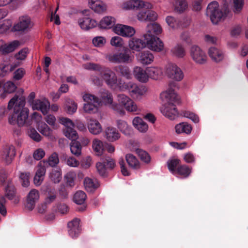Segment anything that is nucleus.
Returning a JSON list of instances; mask_svg holds the SVG:
<instances>
[{
	"mask_svg": "<svg viewBox=\"0 0 248 248\" xmlns=\"http://www.w3.org/2000/svg\"><path fill=\"white\" fill-rule=\"evenodd\" d=\"M83 67L88 70L97 71L100 72L99 77L93 75L91 80L96 85H101L104 81L107 85L113 90L119 89L122 81L118 79L116 74L108 68H102L101 65L97 63L89 62L83 65Z\"/></svg>",
	"mask_w": 248,
	"mask_h": 248,
	"instance_id": "nucleus-1",
	"label": "nucleus"
},
{
	"mask_svg": "<svg viewBox=\"0 0 248 248\" xmlns=\"http://www.w3.org/2000/svg\"><path fill=\"white\" fill-rule=\"evenodd\" d=\"M25 97L23 95L16 94L9 102L8 109L13 108V114L9 117L8 122L11 124L17 123L19 126L30 125L27 122L29 110L25 107Z\"/></svg>",
	"mask_w": 248,
	"mask_h": 248,
	"instance_id": "nucleus-2",
	"label": "nucleus"
},
{
	"mask_svg": "<svg viewBox=\"0 0 248 248\" xmlns=\"http://www.w3.org/2000/svg\"><path fill=\"white\" fill-rule=\"evenodd\" d=\"M160 98L164 103L160 108V112L168 119L174 120L178 116L175 104L179 103V96L173 89H169L162 92L160 94Z\"/></svg>",
	"mask_w": 248,
	"mask_h": 248,
	"instance_id": "nucleus-3",
	"label": "nucleus"
},
{
	"mask_svg": "<svg viewBox=\"0 0 248 248\" xmlns=\"http://www.w3.org/2000/svg\"><path fill=\"white\" fill-rule=\"evenodd\" d=\"M116 101L117 102L112 105V109L120 114L125 113L124 109L130 112L140 110L136 103L125 94H118L117 95Z\"/></svg>",
	"mask_w": 248,
	"mask_h": 248,
	"instance_id": "nucleus-4",
	"label": "nucleus"
},
{
	"mask_svg": "<svg viewBox=\"0 0 248 248\" xmlns=\"http://www.w3.org/2000/svg\"><path fill=\"white\" fill-rule=\"evenodd\" d=\"M227 14V9H220L216 1L210 3L206 9V15L209 16L213 24H217L224 20Z\"/></svg>",
	"mask_w": 248,
	"mask_h": 248,
	"instance_id": "nucleus-5",
	"label": "nucleus"
},
{
	"mask_svg": "<svg viewBox=\"0 0 248 248\" xmlns=\"http://www.w3.org/2000/svg\"><path fill=\"white\" fill-rule=\"evenodd\" d=\"M82 97L85 102L83 109L85 113L91 114L98 112L101 102L97 96L84 93H82Z\"/></svg>",
	"mask_w": 248,
	"mask_h": 248,
	"instance_id": "nucleus-6",
	"label": "nucleus"
},
{
	"mask_svg": "<svg viewBox=\"0 0 248 248\" xmlns=\"http://www.w3.org/2000/svg\"><path fill=\"white\" fill-rule=\"evenodd\" d=\"M119 90L122 92L127 91L131 96L135 97L137 98L143 96L147 92V89L145 86L138 85L137 83L131 81L122 82L119 86Z\"/></svg>",
	"mask_w": 248,
	"mask_h": 248,
	"instance_id": "nucleus-7",
	"label": "nucleus"
},
{
	"mask_svg": "<svg viewBox=\"0 0 248 248\" xmlns=\"http://www.w3.org/2000/svg\"><path fill=\"white\" fill-rule=\"evenodd\" d=\"M8 172L3 168L0 169V184L3 186L5 195L10 200L13 199L15 194V187L12 181L8 178Z\"/></svg>",
	"mask_w": 248,
	"mask_h": 248,
	"instance_id": "nucleus-8",
	"label": "nucleus"
},
{
	"mask_svg": "<svg viewBox=\"0 0 248 248\" xmlns=\"http://www.w3.org/2000/svg\"><path fill=\"white\" fill-rule=\"evenodd\" d=\"M147 3L150 5L149 7L144 6L136 10L137 18L140 21H155L157 18V13L152 10V5L148 2Z\"/></svg>",
	"mask_w": 248,
	"mask_h": 248,
	"instance_id": "nucleus-9",
	"label": "nucleus"
},
{
	"mask_svg": "<svg viewBox=\"0 0 248 248\" xmlns=\"http://www.w3.org/2000/svg\"><path fill=\"white\" fill-rule=\"evenodd\" d=\"M165 70L168 78L172 80L180 81L184 78V75L183 71L175 63H169L166 65Z\"/></svg>",
	"mask_w": 248,
	"mask_h": 248,
	"instance_id": "nucleus-10",
	"label": "nucleus"
},
{
	"mask_svg": "<svg viewBox=\"0 0 248 248\" xmlns=\"http://www.w3.org/2000/svg\"><path fill=\"white\" fill-rule=\"evenodd\" d=\"M33 25L29 16H21L19 17L18 22L11 28V31H29L32 28Z\"/></svg>",
	"mask_w": 248,
	"mask_h": 248,
	"instance_id": "nucleus-11",
	"label": "nucleus"
},
{
	"mask_svg": "<svg viewBox=\"0 0 248 248\" xmlns=\"http://www.w3.org/2000/svg\"><path fill=\"white\" fill-rule=\"evenodd\" d=\"M59 120L60 123L65 127L63 130L65 136L72 140H77L78 135L77 131L74 129L75 124L73 121L68 118L62 117H60Z\"/></svg>",
	"mask_w": 248,
	"mask_h": 248,
	"instance_id": "nucleus-12",
	"label": "nucleus"
},
{
	"mask_svg": "<svg viewBox=\"0 0 248 248\" xmlns=\"http://www.w3.org/2000/svg\"><path fill=\"white\" fill-rule=\"evenodd\" d=\"M190 56L193 62L198 65H203L207 62V56L205 52L199 46H192L189 50Z\"/></svg>",
	"mask_w": 248,
	"mask_h": 248,
	"instance_id": "nucleus-13",
	"label": "nucleus"
},
{
	"mask_svg": "<svg viewBox=\"0 0 248 248\" xmlns=\"http://www.w3.org/2000/svg\"><path fill=\"white\" fill-rule=\"evenodd\" d=\"M143 37L146 41V45L150 49L156 52L163 50L164 45L159 38L147 34H144Z\"/></svg>",
	"mask_w": 248,
	"mask_h": 248,
	"instance_id": "nucleus-14",
	"label": "nucleus"
},
{
	"mask_svg": "<svg viewBox=\"0 0 248 248\" xmlns=\"http://www.w3.org/2000/svg\"><path fill=\"white\" fill-rule=\"evenodd\" d=\"M31 107L33 110L40 111L45 115L49 111L50 103L46 98L42 97L39 99H35V101L31 106Z\"/></svg>",
	"mask_w": 248,
	"mask_h": 248,
	"instance_id": "nucleus-15",
	"label": "nucleus"
},
{
	"mask_svg": "<svg viewBox=\"0 0 248 248\" xmlns=\"http://www.w3.org/2000/svg\"><path fill=\"white\" fill-rule=\"evenodd\" d=\"M149 7L147 2L141 0H125L122 3L121 7L124 11L135 10L142 7Z\"/></svg>",
	"mask_w": 248,
	"mask_h": 248,
	"instance_id": "nucleus-16",
	"label": "nucleus"
},
{
	"mask_svg": "<svg viewBox=\"0 0 248 248\" xmlns=\"http://www.w3.org/2000/svg\"><path fill=\"white\" fill-rule=\"evenodd\" d=\"M113 31L117 35L124 37H131L135 33V30L133 27L121 24H116L114 27Z\"/></svg>",
	"mask_w": 248,
	"mask_h": 248,
	"instance_id": "nucleus-17",
	"label": "nucleus"
},
{
	"mask_svg": "<svg viewBox=\"0 0 248 248\" xmlns=\"http://www.w3.org/2000/svg\"><path fill=\"white\" fill-rule=\"evenodd\" d=\"M16 155L15 147L12 145H8L2 149L1 158L6 165L10 164L14 160Z\"/></svg>",
	"mask_w": 248,
	"mask_h": 248,
	"instance_id": "nucleus-18",
	"label": "nucleus"
},
{
	"mask_svg": "<svg viewBox=\"0 0 248 248\" xmlns=\"http://www.w3.org/2000/svg\"><path fill=\"white\" fill-rule=\"evenodd\" d=\"M78 25L84 31H88L96 27L97 22L88 16H84L79 18L78 20Z\"/></svg>",
	"mask_w": 248,
	"mask_h": 248,
	"instance_id": "nucleus-19",
	"label": "nucleus"
},
{
	"mask_svg": "<svg viewBox=\"0 0 248 248\" xmlns=\"http://www.w3.org/2000/svg\"><path fill=\"white\" fill-rule=\"evenodd\" d=\"M39 198L40 194L38 190L35 189H31L27 196L26 208L30 210H32L39 200Z\"/></svg>",
	"mask_w": 248,
	"mask_h": 248,
	"instance_id": "nucleus-20",
	"label": "nucleus"
},
{
	"mask_svg": "<svg viewBox=\"0 0 248 248\" xmlns=\"http://www.w3.org/2000/svg\"><path fill=\"white\" fill-rule=\"evenodd\" d=\"M80 221L79 219L75 218L68 222L67 224L68 228V232L69 235L71 237L74 238L77 237L80 232Z\"/></svg>",
	"mask_w": 248,
	"mask_h": 248,
	"instance_id": "nucleus-21",
	"label": "nucleus"
},
{
	"mask_svg": "<svg viewBox=\"0 0 248 248\" xmlns=\"http://www.w3.org/2000/svg\"><path fill=\"white\" fill-rule=\"evenodd\" d=\"M133 75L134 78L141 83H146L148 81L147 68L144 70L141 67L135 66L133 70Z\"/></svg>",
	"mask_w": 248,
	"mask_h": 248,
	"instance_id": "nucleus-22",
	"label": "nucleus"
},
{
	"mask_svg": "<svg viewBox=\"0 0 248 248\" xmlns=\"http://www.w3.org/2000/svg\"><path fill=\"white\" fill-rule=\"evenodd\" d=\"M137 59L139 62L142 65H149L154 61V56L149 51H143L137 55Z\"/></svg>",
	"mask_w": 248,
	"mask_h": 248,
	"instance_id": "nucleus-23",
	"label": "nucleus"
},
{
	"mask_svg": "<svg viewBox=\"0 0 248 248\" xmlns=\"http://www.w3.org/2000/svg\"><path fill=\"white\" fill-rule=\"evenodd\" d=\"M104 137L109 142H114L121 137V134L116 128L108 126L105 130Z\"/></svg>",
	"mask_w": 248,
	"mask_h": 248,
	"instance_id": "nucleus-24",
	"label": "nucleus"
},
{
	"mask_svg": "<svg viewBox=\"0 0 248 248\" xmlns=\"http://www.w3.org/2000/svg\"><path fill=\"white\" fill-rule=\"evenodd\" d=\"M88 6L97 13H102L107 10V5L101 0H88Z\"/></svg>",
	"mask_w": 248,
	"mask_h": 248,
	"instance_id": "nucleus-25",
	"label": "nucleus"
},
{
	"mask_svg": "<svg viewBox=\"0 0 248 248\" xmlns=\"http://www.w3.org/2000/svg\"><path fill=\"white\" fill-rule=\"evenodd\" d=\"M208 53L211 59L216 62L222 61L225 57V54L223 51L216 47H211L209 49Z\"/></svg>",
	"mask_w": 248,
	"mask_h": 248,
	"instance_id": "nucleus-26",
	"label": "nucleus"
},
{
	"mask_svg": "<svg viewBox=\"0 0 248 248\" xmlns=\"http://www.w3.org/2000/svg\"><path fill=\"white\" fill-rule=\"evenodd\" d=\"M170 55L176 59H183L186 54L184 46L180 44L174 45L170 49Z\"/></svg>",
	"mask_w": 248,
	"mask_h": 248,
	"instance_id": "nucleus-27",
	"label": "nucleus"
},
{
	"mask_svg": "<svg viewBox=\"0 0 248 248\" xmlns=\"http://www.w3.org/2000/svg\"><path fill=\"white\" fill-rule=\"evenodd\" d=\"M146 46V42L139 38L134 37L128 41V46L133 51H140Z\"/></svg>",
	"mask_w": 248,
	"mask_h": 248,
	"instance_id": "nucleus-28",
	"label": "nucleus"
},
{
	"mask_svg": "<svg viewBox=\"0 0 248 248\" xmlns=\"http://www.w3.org/2000/svg\"><path fill=\"white\" fill-rule=\"evenodd\" d=\"M89 131L93 135H98L102 131L100 123L96 119H90L87 123Z\"/></svg>",
	"mask_w": 248,
	"mask_h": 248,
	"instance_id": "nucleus-29",
	"label": "nucleus"
},
{
	"mask_svg": "<svg viewBox=\"0 0 248 248\" xmlns=\"http://www.w3.org/2000/svg\"><path fill=\"white\" fill-rule=\"evenodd\" d=\"M20 45L18 40H15L9 44H1L0 46V52L2 54H7L14 51Z\"/></svg>",
	"mask_w": 248,
	"mask_h": 248,
	"instance_id": "nucleus-30",
	"label": "nucleus"
},
{
	"mask_svg": "<svg viewBox=\"0 0 248 248\" xmlns=\"http://www.w3.org/2000/svg\"><path fill=\"white\" fill-rule=\"evenodd\" d=\"M148 78L154 80L160 79L162 75L163 72L161 68L157 66H151L147 68Z\"/></svg>",
	"mask_w": 248,
	"mask_h": 248,
	"instance_id": "nucleus-31",
	"label": "nucleus"
},
{
	"mask_svg": "<svg viewBox=\"0 0 248 248\" xmlns=\"http://www.w3.org/2000/svg\"><path fill=\"white\" fill-rule=\"evenodd\" d=\"M20 62H17L10 64L7 63H1L0 64V76L4 77L8 73L13 71L15 68L19 66Z\"/></svg>",
	"mask_w": 248,
	"mask_h": 248,
	"instance_id": "nucleus-32",
	"label": "nucleus"
},
{
	"mask_svg": "<svg viewBox=\"0 0 248 248\" xmlns=\"http://www.w3.org/2000/svg\"><path fill=\"white\" fill-rule=\"evenodd\" d=\"M132 124L134 127L140 132L145 133L148 129V124L140 117H135Z\"/></svg>",
	"mask_w": 248,
	"mask_h": 248,
	"instance_id": "nucleus-33",
	"label": "nucleus"
},
{
	"mask_svg": "<svg viewBox=\"0 0 248 248\" xmlns=\"http://www.w3.org/2000/svg\"><path fill=\"white\" fill-rule=\"evenodd\" d=\"M119 63H129L132 62L134 56L127 49L123 52H118Z\"/></svg>",
	"mask_w": 248,
	"mask_h": 248,
	"instance_id": "nucleus-34",
	"label": "nucleus"
},
{
	"mask_svg": "<svg viewBox=\"0 0 248 248\" xmlns=\"http://www.w3.org/2000/svg\"><path fill=\"white\" fill-rule=\"evenodd\" d=\"M84 186L87 191L92 192L99 187V184L96 179L87 177L84 180Z\"/></svg>",
	"mask_w": 248,
	"mask_h": 248,
	"instance_id": "nucleus-35",
	"label": "nucleus"
},
{
	"mask_svg": "<svg viewBox=\"0 0 248 248\" xmlns=\"http://www.w3.org/2000/svg\"><path fill=\"white\" fill-rule=\"evenodd\" d=\"M115 21L114 17L110 16H106L100 21L98 25L102 29H110L114 26Z\"/></svg>",
	"mask_w": 248,
	"mask_h": 248,
	"instance_id": "nucleus-36",
	"label": "nucleus"
},
{
	"mask_svg": "<svg viewBox=\"0 0 248 248\" xmlns=\"http://www.w3.org/2000/svg\"><path fill=\"white\" fill-rule=\"evenodd\" d=\"M147 33L145 34L154 35L153 34L158 35L162 33V28L157 23H152L148 24L146 27Z\"/></svg>",
	"mask_w": 248,
	"mask_h": 248,
	"instance_id": "nucleus-37",
	"label": "nucleus"
},
{
	"mask_svg": "<svg viewBox=\"0 0 248 248\" xmlns=\"http://www.w3.org/2000/svg\"><path fill=\"white\" fill-rule=\"evenodd\" d=\"M175 131L177 134L185 133L189 134L191 133L192 128L190 124L183 122L175 125Z\"/></svg>",
	"mask_w": 248,
	"mask_h": 248,
	"instance_id": "nucleus-38",
	"label": "nucleus"
},
{
	"mask_svg": "<svg viewBox=\"0 0 248 248\" xmlns=\"http://www.w3.org/2000/svg\"><path fill=\"white\" fill-rule=\"evenodd\" d=\"M46 169L44 167H39L34 177V184L36 186L41 185L44 179Z\"/></svg>",
	"mask_w": 248,
	"mask_h": 248,
	"instance_id": "nucleus-39",
	"label": "nucleus"
},
{
	"mask_svg": "<svg viewBox=\"0 0 248 248\" xmlns=\"http://www.w3.org/2000/svg\"><path fill=\"white\" fill-rule=\"evenodd\" d=\"M16 87L12 81H8L3 84V92L0 93V96L1 98L6 97L8 93H13L16 89Z\"/></svg>",
	"mask_w": 248,
	"mask_h": 248,
	"instance_id": "nucleus-40",
	"label": "nucleus"
},
{
	"mask_svg": "<svg viewBox=\"0 0 248 248\" xmlns=\"http://www.w3.org/2000/svg\"><path fill=\"white\" fill-rule=\"evenodd\" d=\"M78 104L73 100L70 98L65 99L64 109L69 114H73L77 111Z\"/></svg>",
	"mask_w": 248,
	"mask_h": 248,
	"instance_id": "nucleus-41",
	"label": "nucleus"
},
{
	"mask_svg": "<svg viewBox=\"0 0 248 248\" xmlns=\"http://www.w3.org/2000/svg\"><path fill=\"white\" fill-rule=\"evenodd\" d=\"M117 127L124 135H129L131 133V127L129 126L127 123L122 120L116 121Z\"/></svg>",
	"mask_w": 248,
	"mask_h": 248,
	"instance_id": "nucleus-42",
	"label": "nucleus"
},
{
	"mask_svg": "<svg viewBox=\"0 0 248 248\" xmlns=\"http://www.w3.org/2000/svg\"><path fill=\"white\" fill-rule=\"evenodd\" d=\"M92 147L96 155H100L102 154L104 151V145L101 140L97 139L93 140Z\"/></svg>",
	"mask_w": 248,
	"mask_h": 248,
	"instance_id": "nucleus-43",
	"label": "nucleus"
},
{
	"mask_svg": "<svg viewBox=\"0 0 248 248\" xmlns=\"http://www.w3.org/2000/svg\"><path fill=\"white\" fill-rule=\"evenodd\" d=\"M126 160L129 166L134 169H138L140 167V164L135 156L131 154H127L125 156Z\"/></svg>",
	"mask_w": 248,
	"mask_h": 248,
	"instance_id": "nucleus-44",
	"label": "nucleus"
},
{
	"mask_svg": "<svg viewBox=\"0 0 248 248\" xmlns=\"http://www.w3.org/2000/svg\"><path fill=\"white\" fill-rule=\"evenodd\" d=\"M116 68V70H118V71L122 77H124L127 79H132L133 76L128 67L120 65L117 66Z\"/></svg>",
	"mask_w": 248,
	"mask_h": 248,
	"instance_id": "nucleus-45",
	"label": "nucleus"
},
{
	"mask_svg": "<svg viewBox=\"0 0 248 248\" xmlns=\"http://www.w3.org/2000/svg\"><path fill=\"white\" fill-rule=\"evenodd\" d=\"M62 170L59 168L53 169L50 172L49 177L54 183H58L62 180Z\"/></svg>",
	"mask_w": 248,
	"mask_h": 248,
	"instance_id": "nucleus-46",
	"label": "nucleus"
},
{
	"mask_svg": "<svg viewBox=\"0 0 248 248\" xmlns=\"http://www.w3.org/2000/svg\"><path fill=\"white\" fill-rule=\"evenodd\" d=\"M102 100L106 105H108L112 109V106L115 103L113 102L112 95L111 93L107 92L104 93L101 96Z\"/></svg>",
	"mask_w": 248,
	"mask_h": 248,
	"instance_id": "nucleus-47",
	"label": "nucleus"
},
{
	"mask_svg": "<svg viewBox=\"0 0 248 248\" xmlns=\"http://www.w3.org/2000/svg\"><path fill=\"white\" fill-rule=\"evenodd\" d=\"M37 127L38 131L45 136L49 137L52 134V129L45 123H41Z\"/></svg>",
	"mask_w": 248,
	"mask_h": 248,
	"instance_id": "nucleus-48",
	"label": "nucleus"
},
{
	"mask_svg": "<svg viewBox=\"0 0 248 248\" xmlns=\"http://www.w3.org/2000/svg\"><path fill=\"white\" fill-rule=\"evenodd\" d=\"M86 199V195L82 191H77L74 196V202L77 204H82Z\"/></svg>",
	"mask_w": 248,
	"mask_h": 248,
	"instance_id": "nucleus-49",
	"label": "nucleus"
},
{
	"mask_svg": "<svg viewBox=\"0 0 248 248\" xmlns=\"http://www.w3.org/2000/svg\"><path fill=\"white\" fill-rule=\"evenodd\" d=\"M191 170L186 165H181L177 169L176 174L182 176L184 178L187 177L190 174Z\"/></svg>",
	"mask_w": 248,
	"mask_h": 248,
	"instance_id": "nucleus-50",
	"label": "nucleus"
},
{
	"mask_svg": "<svg viewBox=\"0 0 248 248\" xmlns=\"http://www.w3.org/2000/svg\"><path fill=\"white\" fill-rule=\"evenodd\" d=\"M165 21L168 26L173 30L179 27V20L174 16H168L166 17Z\"/></svg>",
	"mask_w": 248,
	"mask_h": 248,
	"instance_id": "nucleus-51",
	"label": "nucleus"
},
{
	"mask_svg": "<svg viewBox=\"0 0 248 248\" xmlns=\"http://www.w3.org/2000/svg\"><path fill=\"white\" fill-rule=\"evenodd\" d=\"M30 173L29 172H21L19 174V180L24 187H28L30 185Z\"/></svg>",
	"mask_w": 248,
	"mask_h": 248,
	"instance_id": "nucleus-52",
	"label": "nucleus"
},
{
	"mask_svg": "<svg viewBox=\"0 0 248 248\" xmlns=\"http://www.w3.org/2000/svg\"><path fill=\"white\" fill-rule=\"evenodd\" d=\"M110 44L115 47H123L124 45V39L119 36L112 37L110 40Z\"/></svg>",
	"mask_w": 248,
	"mask_h": 248,
	"instance_id": "nucleus-53",
	"label": "nucleus"
},
{
	"mask_svg": "<svg viewBox=\"0 0 248 248\" xmlns=\"http://www.w3.org/2000/svg\"><path fill=\"white\" fill-rule=\"evenodd\" d=\"M187 3L185 0H176L174 4L175 10L177 12H183L187 8Z\"/></svg>",
	"mask_w": 248,
	"mask_h": 248,
	"instance_id": "nucleus-54",
	"label": "nucleus"
},
{
	"mask_svg": "<svg viewBox=\"0 0 248 248\" xmlns=\"http://www.w3.org/2000/svg\"><path fill=\"white\" fill-rule=\"evenodd\" d=\"M180 160L177 158L169 160L168 162V167L170 171L173 174H176V167L179 165Z\"/></svg>",
	"mask_w": 248,
	"mask_h": 248,
	"instance_id": "nucleus-55",
	"label": "nucleus"
},
{
	"mask_svg": "<svg viewBox=\"0 0 248 248\" xmlns=\"http://www.w3.org/2000/svg\"><path fill=\"white\" fill-rule=\"evenodd\" d=\"M70 150L73 155L78 156L81 154V146L80 143L76 141H72L70 144Z\"/></svg>",
	"mask_w": 248,
	"mask_h": 248,
	"instance_id": "nucleus-56",
	"label": "nucleus"
},
{
	"mask_svg": "<svg viewBox=\"0 0 248 248\" xmlns=\"http://www.w3.org/2000/svg\"><path fill=\"white\" fill-rule=\"evenodd\" d=\"M92 43L95 47H101L106 44V39L101 36H96L92 39Z\"/></svg>",
	"mask_w": 248,
	"mask_h": 248,
	"instance_id": "nucleus-57",
	"label": "nucleus"
},
{
	"mask_svg": "<svg viewBox=\"0 0 248 248\" xmlns=\"http://www.w3.org/2000/svg\"><path fill=\"white\" fill-rule=\"evenodd\" d=\"M136 153L142 161L146 163L150 162L151 158L149 154L146 152L140 149H137L136 150Z\"/></svg>",
	"mask_w": 248,
	"mask_h": 248,
	"instance_id": "nucleus-58",
	"label": "nucleus"
},
{
	"mask_svg": "<svg viewBox=\"0 0 248 248\" xmlns=\"http://www.w3.org/2000/svg\"><path fill=\"white\" fill-rule=\"evenodd\" d=\"M76 173L75 171H69L65 175L67 184L72 187L75 185Z\"/></svg>",
	"mask_w": 248,
	"mask_h": 248,
	"instance_id": "nucleus-59",
	"label": "nucleus"
},
{
	"mask_svg": "<svg viewBox=\"0 0 248 248\" xmlns=\"http://www.w3.org/2000/svg\"><path fill=\"white\" fill-rule=\"evenodd\" d=\"M105 59L111 63H119L118 52L107 54L105 55Z\"/></svg>",
	"mask_w": 248,
	"mask_h": 248,
	"instance_id": "nucleus-60",
	"label": "nucleus"
},
{
	"mask_svg": "<svg viewBox=\"0 0 248 248\" xmlns=\"http://www.w3.org/2000/svg\"><path fill=\"white\" fill-rule=\"evenodd\" d=\"M244 0H233V11L235 14L239 13L244 6Z\"/></svg>",
	"mask_w": 248,
	"mask_h": 248,
	"instance_id": "nucleus-61",
	"label": "nucleus"
},
{
	"mask_svg": "<svg viewBox=\"0 0 248 248\" xmlns=\"http://www.w3.org/2000/svg\"><path fill=\"white\" fill-rule=\"evenodd\" d=\"M48 165L51 167L56 166L59 162L58 155L54 152L49 157L47 160Z\"/></svg>",
	"mask_w": 248,
	"mask_h": 248,
	"instance_id": "nucleus-62",
	"label": "nucleus"
},
{
	"mask_svg": "<svg viewBox=\"0 0 248 248\" xmlns=\"http://www.w3.org/2000/svg\"><path fill=\"white\" fill-rule=\"evenodd\" d=\"M183 116L190 119L195 123H198L199 122V118L198 115L190 111H184Z\"/></svg>",
	"mask_w": 248,
	"mask_h": 248,
	"instance_id": "nucleus-63",
	"label": "nucleus"
},
{
	"mask_svg": "<svg viewBox=\"0 0 248 248\" xmlns=\"http://www.w3.org/2000/svg\"><path fill=\"white\" fill-rule=\"evenodd\" d=\"M29 137L36 141H39L41 140V137L34 128H31L28 131Z\"/></svg>",
	"mask_w": 248,
	"mask_h": 248,
	"instance_id": "nucleus-64",
	"label": "nucleus"
}]
</instances>
